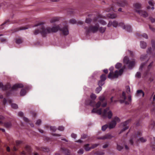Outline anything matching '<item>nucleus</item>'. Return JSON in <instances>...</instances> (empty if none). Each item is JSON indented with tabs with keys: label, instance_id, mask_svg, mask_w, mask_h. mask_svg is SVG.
<instances>
[{
	"label": "nucleus",
	"instance_id": "obj_50",
	"mask_svg": "<svg viewBox=\"0 0 155 155\" xmlns=\"http://www.w3.org/2000/svg\"><path fill=\"white\" fill-rule=\"evenodd\" d=\"M41 122V120L40 119H38L37 120L35 123V124L38 125H39Z\"/></svg>",
	"mask_w": 155,
	"mask_h": 155
},
{
	"label": "nucleus",
	"instance_id": "obj_45",
	"mask_svg": "<svg viewBox=\"0 0 155 155\" xmlns=\"http://www.w3.org/2000/svg\"><path fill=\"white\" fill-rule=\"evenodd\" d=\"M50 129L53 132H55L57 130V128L55 127L51 126L50 127Z\"/></svg>",
	"mask_w": 155,
	"mask_h": 155
},
{
	"label": "nucleus",
	"instance_id": "obj_57",
	"mask_svg": "<svg viewBox=\"0 0 155 155\" xmlns=\"http://www.w3.org/2000/svg\"><path fill=\"white\" fill-rule=\"evenodd\" d=\"M22 143V142L21 141L17 140L16 141V146H18L19 145L21 144Z\"/></svg>",
	"mask_w": 155,
	"mask_h": 155
},
{
	"label": "nucleus",
	"instance_id": "obj_48",
	"mask_svg": "<svg viewBox=\"0 0 155 155\" xmlns=\"http://www.w3.org/2000/svg\"><path fill=\"white\" fill-rule=\"evenodd\" d=\"M91 21L92 20L90 18H87L86 19L85 22L87 23L90 24L91 23Z\"/></svg>",
	"mask_w": 155,
	"mask_h": 155
},
{
	"label": "nucleus",
	"instance_id": "obj_4",
	"mask_svg": "<svg viewBox=\"0 0 155 155\" xmlns=\"http://www.w3.org/2000/svg\"><path fill=\"white\" fill-rule=\"evenodd\" d=\"M99 25L98 24H96L95 25H91L88 28L86 27L84 28L86 32L89 34L90 32L95 33L97 31L99 28Z\"/></svg>",
	"mask_w": 155,
	"mask_h": 155
},
{
	"label": "nucleus",
	"instance_id": "obj_52",
	"mask_svg": "<svg viewBox=\"0 0 155 155\" xmlns=\"http://www.w3.org/2000/svg\"><path fill=\"white\" fill-rule=\"evenodd\" d=\"M99 98L100 101L101 102H103L105 99V97L103 96L99 97Z\"/></svg>",
	"mask_w": 155,
	"mask_h": 155
},
{
	"label": "nucleus",
	"instance_id": "obj_5",
	"mask_svg": "<svg viewBox=\"0 0 155 155\" xmlns=\"http://www.w3.org/2000/svg\"><path fill=\"white\" fill-rule=\"evenodd\" d=\"M109 110V108L107 107L104 110L102 114V116L104 118H106L107 117L109 119L111 118L113 113L111 111Z\"/></svg>",
	"mask_w": 155,
	"mask_h": 155
},
{
	"label": "nucleus",
	"instance_id": "obj_40",
	"mask_svg": "<svg viewBox=\"0 0 155 155\" xmlns=\"http://www.w3.org/2000/svg\"><path fill=\"white\" fill-rule=\"evenodd\" d=\"M118 26H121L123 29H125L126 25L123 22H120L119 23Z\"/></svg>",
	"mask_w": 155,
	"mask_h": 155
},
{
	"label": "nucleus",
	"instance_id": "obj_41",
	"mask_svg": "<svg viewBox=\"0 0 155 155\" xmlns=\"http://www.w3.org/2000/svg\"><path fill=\"white\" fill-rule=\"evenodd\" d=\"M12 107V108L15 109H17L18 108V105L15 104H12L11 105Z\"/></svg>",
	"mask_w": 155,
	"mask_h": 155
},
{
	"label": "nucleus",
	"instance_id": "obj_64",
	"mask_svg": "<svg viewBox=\"0 0 155 155\" xmlns=\"http://www.w3.org/2000/svg\"><path fill=\"white\" fill-rule=\"evenodd\" d=\"M152 45L153 48L155 49V43L153 41H152Z\"/></svg>",
	"mask_w": 155,
	"mask_h": 155
},
{
	"label": "nucleus",
	"instance_id": "obj_24",
	"mask_svg": "<svg viewBox=\"0 0 155 155\" xmlns=\"http://www.w3.org/2000/svg\"><path fill=\"white\" fill-rule=\"evenodd\" d=\"M130 61L129 58L128 57L125 56L124 57L123 60V62L124 64H128Z\"/></svg>",
	"mask_w": 155,
	"mask_h": 155
},
{
	"label": "nucleus",
	"instance_id": "obj_63",
	"mask_svg": "<svg viewBox=\"0 0 155 155\" xmlns=\"http://www.w3.org/2000/svg\"><path fill=\"white\" fill-rule=\"evenodd\" d=\"M26 150L28 152H30L31 150V148L29 146H27L26 147Z\"/></svg>",
	"mask_w": 155,
	"mask_h": 155
},
{
	"label": "nucleus",
	"instance_id": "obj_15",
	"mask_svg": "<svg viewBox=\"0 0 155 155\" xmlns=\"http://www.w3.org/2000/svg\"><path fill=\"white\" fill-rule=\"evenodd\" d=\"M133 6L134 8V10L136 12V10H138L141 8L142 5L139 3H136L133 4Z\"/></svg>",
	"mask_w": 155,
	"mask_h": 155
},
{
	"label": "nucleus",
	"instance_id": "obj_3",
	"mask_svg": "<svg viewBox=\"0 0 155 155\" xmlns=\"http://www.w3.org/2000/svg\"><path fill=\"white\" fill-rule=\"evenodd\" d=\"M44 23L43 22H41L36 25L34 26H37L41 25L40 29V33L43 36H45L47 34L51 33L50 31V27H48L45 28L42 25Z\"/></svg>",
	"mask_w": 155,
	"mask_h": 155
},
{
	"label": "nucleus",
	"instance_id": "obj_59",
	"mask_svg": "<svg viewBox=\"0 0 155 155\" xmlns=\"http://www.w3.org/2000/svg\"><path fill=\"white\" fill-rule=\"evenodd\" d=\"M40 32V30L37 29L35 30L34 32V34L35 35H37L38 34L39 32Z\"/></svg>",
	"mask_w": 155,
	"mask_h": 155
},
{
	"label": "nucleus",
	"instance_id": "obj_56",
	"mask_svg": "<svg viewBox=\"0 0 155 155\" xmlns=\"http://www.w3.org/2000/svg\"><path fill=\"white\" fill-rule=\"evenodd\" d=\"M152 49L151 47L148 48L147 49V53H150L151 52Z\"/></svg>",
	"mask_w": 155,
	"mask_h": 155
},
{
	"label": "nucleus",
	"instance_id": "obj_34",
	"mask_svg": "<svg viewBox=\"0 0 155 155\" xmlns=\"http://www.w3.org/2000/svg\"><path fill=\"white\" fill-rule=\"evenodd\" d=\"M123 148V147L122 146L118 144H117V149L118 150L120 151Z\"/></svg>",
	"mask_w": 155,
	"mask_h": 155
},
{
	"label": "nucleus",
	"instance_id": "obj_6",
	"mask_svg": "<svg viewBox=\"0 0 155 155\" xmlns=\"http://www.w3.org/2000/svg\"><path fill=\"white\" fill-rule=\"evenodd\" d=\"M120 121V119L117 117H115L108 124V128L110 129H113L115 127L117 124V122H119Z\"/></svg>",
	"mask_w": 155,
	"mask_h": 155
},
{
	"label": "nucleus",
	"instance_id": "obj_21",
	"mask_svg": "<svg viewBox=\"0 0 155 155\" xmlns=\"http://www.w3.org/2000/svg\"><path fill=\"white\" fill-rule=\"evenodd\" d=\"M140 46L141 48L145 49L147 47V43L143 41H141L140 42Z\"/></svg>",
	"mask_w": 155,
	"mask_h": 155
},
{
	"label": "nucleus",
	"instance_id": "obj_46",
	"mask_svg": "<svg viewBox=\"0 0 155 155\" xmlns=\"http://www.w3.org/2000/svg\"><path fill=\"white\" fill-rule=\"evenodd\" d=\"M141 76V74L140 72H137L135 75V77L138 78H140Z\"/></svg>",
	"mask_w": 155,
	"mask_h": 155
},
{
	"label": "nucleus",
	"instance_id": "obj_47",
	"mask_svg": "<svg viewBox=\"0 0 155 155\" xmlns=\"http://www.w3.org/2000/svg\"><path fill=\"white\" fill-rule=\"evenodd\" d=\"M64 127L63 126H60L58 128V130L61 131H63L64 130Z\"/></svg>",
	"mask_w": 155,
	"mask_h": 155
},
{
	"label": "nucleus",
	"instance_id": "obj_7",
	"mask_svg": "<svg viewBox=\"0 0 155 155\" xmlns=\"http://www.w3.org/2000/svg\"><path fill=\"white\" fill-rule=\"evenodd\" d=\"M126 98V97L125 93L123 91L122 95L120 96V99L119 100V101L121 104L124 103L126 104H129V102L127 101H125Z\"/></svg>",
	"mask_w": 155,
	"mask_h": 155
},
{
	"label": "nucleus",
	"instance_id": "obj_37",
	"mask_svg": "<svg viewBox=\"0 0 155 155\" xmlns=\"http://www.w3.org/2000/svg\"><path fill=\"white\" fill-rule=\"evenodd\" d=\"M148 61V60H147V61L145 63H143L141 64V65H140V67L139 68V70H142L143 68L145 65V64L147 63V62Z\"/></svg>",
	"mask_w": 155,
	"mask_h": 155
},
{
	"label": "nucleus",
	"instance_id": "obj_14",
	"mask_svg": "<svg viewBox=\"0 0 155 155\" xmlns=\"http://www.w3.org/2000/svg\"><path fill=\"white\" fill-rule=\"evenodd\" d=\"M94 100L88 99L85 101V104L87 105H90L91 106L94 107L95 104Z\"/></svg>",
	"mask_w": 155,
	"mask_h": 155
},
{
	"label": "nucleus",
	"instance_id": "obj_55",
	"mask_svg": "<svg viewBox=\"0 0 155 155\" xmlns=\"http://www.w3.org/2000/svg\"><path fill=\"white\" fill-rule=\"evenodd\" d=\"M99 145V144H94L92 145L91 148L92 149L94 148L97 147Z\"/></svg>",
	"mask_w": 155,
	"mask_h": 155
},
{
	"label": "nucleus",
	"instance_id": "obj_51",
	"mask_svg": "<svg viewBox=\"0 0 155 155\" xmlns=\"http://www.w3.org/2000/svg\"><path fill=\"white\" fill-rule=\"evenodd\" d=\"M101 102L100 101H98L96 104L95 106L97 108H99L101 105Z\"/></svg>",
	"mask_w": 155,
	"mask_h": 155
},
{
	"label": "nucleus",
	"instance_id": "obj_22",
	"mask_svg": "<svg viewBox=\"0 0 155 155\" xmlns=\"http://www.w3.org/2000/svg\"><path fill=\"white\" fill-rule=\"evenodd\" d=\"M135 61H130L129 62V64H127L128 65V67L130 68H132L134 66L135 64Z\"/></svg>",
	"mask_w": 155,
	"mask_h": 155
},
{
	"label": "nucleus",
	"instance_id": "obj_11",
	"mask_svg": "<svg viewBox=\"0 0 155 155\" xmlns=\"http://www.w3.org/2000/svg\"><path fill=\"white\" fill-rule=\"evenodd\" d=\"M114 137L111 135L110 134H107L104 135V136L99 138V139L102 140L110 139Z\"/></svg>",
	"mask_w": 155,
	"mask_h": 155
},
{
	"label": "nucleus",
	"instance_id": "obj_62",
	"mask_svg": "<svg viewBox=\"0 0 155 155\" xmlns=\"http://www.w3.org/2000/svg\"><path fill=\"white\" fill-rule=\"evenodd\" d=\"M71 137L73 138H74V139H75L77 137V135L75 134L72 133L71 134Z\"/></svg>",
	"mask_w": 155,
	"mask_h": 155
},
{
	"label": "nucleus",
	"instance_id": "obj_12",
	"mask_svg": "<svg viewBox=\"0 0 155 155\" xmlns=\"http://www.w3.org/2000/svg\"><path fill=\"white\" fill-rule=\"evenodd\" d=\"M28 28V27H21L17 28H15L11 30V33H14L17 31H18L19 30H25Z\"/></svg>",
	"mask_w": 155,
	"mask_h": 155
},
{
	"label": "nucleus",
	"instance_id": "obj_43",
	"mask_svg": "<svg viewBox=\"0 0 155 155\" xmlns=\"http://www.w3.org/2000/svg\"><path fill=\"white\" fill-rule=\"evenodd\" d=\"M137 93L138 94H141L142 95V96L143 97L144 95V93L142 90H138L137 91Z\"/></svg>",
	"mask_w": 155,
	"mask_h": 155
},
{
	"label": "nucleus",
	"instance_id": "obj_38",
	"mask_svg": "<svg viewBox=\"0 0 155 155\" xmlns=\"http://www.w3.org/2000/svg\"><path fill=\"white\" fill-rule=\"evenodd\" d=\"M108 127V126L107 124H105L103 125L101 129L103 131H104L106 130L107 127Z\"/></svg>",
	"mask_w": 155,
	"mask_h": 155
},
{
	"label": "nucleus",
	"instance_id": "obj_39",
	"mask_svg": "<svg viewBox=\"0 0 155 155\" xmlns=\"http://www.w3.org/2000/svg\"><path fill=\"white\" fill-rule=\"evenodd\" d=\"M137 34L140 38L141 37V36H142L146 39H147L148 38L147 35V34H146L145 33L143 34L142 35H139Z\"/></svg>",
	"mask_w": 155,
	"mask_h": 155
},
{
	"label": "nucleus",
	"instance_id": "obj_29",
	"mask_svg": "<svg viewBox=\"0 0 155 155\" xmlns=\"http://www.w3.org/2000/svg\"><path fill=\"white\" fill-rule=\"evenodd\" d=\"M26 94V91L25 89H22L21 90L20 94L21 96H24Z\"/></svg>",
	"mask_w": 155,
	"mask_h": 155
},
{
	"label": "nucleus",
	"instance_id": "obj_42",
	"mask_svg": "<svg viewBox=\"0 0 155 155\" xmlns=\"http://www.w3.org/2000/svg\"><path fill=\"white\" fill-rule=\"evenodd\" d=\"M126 91L128 94L130 93V87L129 86H126Z\"/></svg>",
	"mask_w": 155,
	"mask_h": 155
},
{
	"label": "nucleus",
	"instance_id": "obj_9",
	"mask_svg": "<svg viewBox=\"0 0 155 155\" xmlns=\"http://www.w3.org/2000/svg\"><path fill=\"white\" fill-rule=\"evenodd\" d=\"M136 12L140 16L144 18H146L148 16V13L145 11L142 10H136Z\"/></svg>",
	"mask_w": 155,
	"mask_h": 155
},
{
	"label": "nucleus",
	"instance_id": "obj_23",
	"mask_svg": "<svg viewBox=\"0 0 155 155\" xmlns=\"http://www.w3.org/2000/svg\"><path fill=\"white\" fill-rule=\"evenodd\" d=\"M108 17L110 18L113 19L116 18L117 17V16L116 14H108Z\"/></svg>",
	"mask_w": 155,
	"mask_h": 155
},
{
	"label": "nucleus",
	"instance_id": "obj_53",
	"mask_svg": "<svg viewBox=\"0 0 155 155\" xmlns=\"http://www.w3.org/2000/svg\"><path fill=\"white\" fill-rule=\"evenodd\" d=\"M96 113L99 115H101L102 114V109L101 108L97 110Z\"/></svg>",
	"mask_w": 155,
	"mask_h": 155
},
{
	"label": "nucleus",
	"instance_id": "obj_8",
	"mask_svg": "<svg viewBox=\"0 0 155 155\" xmlns=\"http://www.w3.org/2000/svg\"><path fill=\"white\" fill-rule=\"evenodd\" d=\"M130 121V120H129L121 124V125L124 127V128L120 130V132L119 133V134H121L123 132H124V131L128 129L129 127L128 126H127V125L129 124Z\"/></svg>",
	"mask_w": 155,
	"mask_h": 155
},
{
	"label": "nucleus",
	"instance_id": "obj_58",
	"mask_svg": "<svg viewBox=\"0 0 155 155\" xmlns=\"http://www.w3.org/2000/svg\"><path fill=\"white\" fill-rule=\"evenodd\" d=\"M87 135L86 134H83L81 136V139H84L87 138Z\"/></svg>",
	"mask_w": 155,
	"mask_h": 155
},
{
	"label": "nucleus",
	"instance_id": "obj_49",
	"mask_svg": "<svg viewBox=\"0 0 155 155\" xmlns=\"http://www.w3.org/2000/svg\"><path fill=\"white\" fill-rule=\"evenodd\" d=\"M42 150L46 152H48L49 151V149L46 147H43L42 149Z\"/></svg>",
	"mask_w": 155,
	"mask_h": 155
},
{
	"label": "nucleus",
	"instance_id": "obj_61",
	"mask_svg": "<svg viewBox=\"0 0 155 155\" xmlns=\"http://www.w3.org/2000/svg\"><path fill=\"white\" fill-rule=\"evenodd\" d=\"M149 19L150 20L152 23H154L155 22V18H154L152 17H150Z\"/></svg>",
	"mask_w": 155,
	"mask_h": 155
},
{
	"label": "nucleus",
	"instance_id": "obj_13",
	"mask_svg": "<svg viewBox=\"0 0 155 155\" xmlns=\"http://www.w3.org/2000/svg\"><path fill=\"white\" fill-rule=\"evenodd\" d=\"M11 87V85L10 84H8L5 86H4L2 83L0 82V88L3 90H6L10 89Z\"/></svg>",
	"mask_w": 155,
	"mask_h": 155
},
{
	"label": "nucleus",
	"instance_id": "obj_28",
	"mask_svg": "<svg viewBox=\"0 0 155 155\" xmlns=\"http://www.w3.org/2000/svg\"><path fill=\"white\" fill-rule=\"evenodd\" d=\"M4 126L7 128H9L12 126V124L11 122H8L4 124Z\"/></svg>",
	"mask_w": 155,
	"mask_h": 155
},
{
	"label": "nucleus",
	"instance_id": "obj_31",
	"mask_svg": "<svg viewBox=\"0 0 155 155\" xmlns=\"http://www.w3.org/2000/svg\"><path fill=\"white\" fill-rule=\"evenodd\" d=\"M102 89V87H101V86H99V87H97L95 90V91L96 93L97 94L99 93L101 91Z\"/></svg>",
	"mask_w": 155,
	"mask_h": 155
},
{
	"label": "nucleus",
	"instance_id": "obj_54",
	"mask_svg": "<svg viewBox=\"0 0 155 155\" xmlns=\"http://www.w3.org/2000/svg\"><path fill=\"white\" fill-rule=\"evenodd\" d=\"M69 22L70 23L74 24L76 23L77 22L76 20L74 19H71L70 20Z\"/></svg>",
	"mask_w": 155,
	"mask_h": 155
},
{
	"label": "nucleus",
	"instance_id": "obj_26",
	"mask_svg": "<svg viewBox=\"0 0 155 155\" xmlns=\"http://www.w3.org/2000/svg\"><path fill=\"white\" fill-rule=\"evenodd\" d=\"M106 29V27H101L100 28L99 27L98 30L100 33H103L105 32Z\"/></svg>",
	"mask_w": 155,
	"mask_h": 155
},
{
	"label": "nucleus",
	"instance_id": "obj_18",
	"mask_svg": "<svg viewBox=\"0 0 155 155\" xmlns=\"http://www.w3.org/2000/svg\"><path fill=\"white\" fill-rule=\"evenodd\" d=\"M60 30L62 31L63 34L64 35H66L69 33L68 31L66 26H64Z\"/></svg>",
	"mask_w": 155,
	"mask_h": 155
},
{
	"label": "nucleus",
	"instance_id": "obj_25",
	"mask_svg": "<svg viewBox=\"0 0 155 155\" xmlns=\"http://www.w3.org/2000/svg\"><path fill=\"white\" fill-rule=\"evenodd\" d=\"M124 29L128 32H130L132 31L131 26L129 25H126Z\"/></svg>",
	"mask_w": 155,
	"mask_h": 155
},
{
	"label": "nucleus",
	"instance_id": "obj_16",
	"mask_svg": "<svg viewBox=\"0 0 155 155\" xmlns=\"http://www.w3.org/2000/svg\"><path fill=\"white\" fill-rule=\"evenodd\" d=\"M23 87V85L21 84H16L14 85L12 87L13 90H16L18 88H21Z\"/></svg>",
	"mask_w": 155,
	"mask_h": 155
},
{
	"label": "nucleus",
	"instance_id": "obj_30",
	"mask_svg": "<svg viewBox=\"0 0 155 155\" xmlns=\"http://www.w3.org/2000/svg\"><path fill=\"white\" fill-rule=\"evenodd\" d=\"M107 78L106 75L104 74H102L100 76V80L103 81H105Z\"/></svg>",
	"mask_w": 155,
	"mask_h": 155
},
{
	"label": "nucleus",
	"instance_id": "obj_44",
	"mask_svg": "<svg viewBox=\"0 0 155 155\" xmlns=\"http://www.w3.org/2000/svg\"><path fill=\"white\" fill-rule=\"evenodd\" d=\"M122 66V64L121 63H118L115 65V68L117 69H119Z\"/></svg>",
	"mask_w": 155,
	"mask_h": 155
},
{
	"label": "nucleus",
	"instance_id": "obj_33",
	"mask_svg": "<svg viewBox=\"0 0 155 155\" xmlns=\"http://www.w3.org/2000/svg\"><path fill=\"white\" fill-rule=\"evenodd\" d=\"M112 22V25L114 27H117L118 26L119 23H118L117 21H114Z\"/></svg>",
	"mask_w": 155,
	"mask_h": 155
},
{
	"label": "nucleus",
	"instance_id": "obj_10",
	"mask_svg": "<svg viewBox=\"0 0 155 155\" xmlns=\"http://www.w3.org/2000/svg\"><path fill=\"white\" fill-rule=\"evenodd\" d=\"M119 5L123 7L128 5V2L126 0H120L117 2Z\"/></svg>",
	"mask_w": 155,
	"mask_h": 155
},
{
	"label": "nucleus",
	"instance_id": "obj_17",
	"mask_svg": "<svg viewBox=\"0 0 155 155\" xmlns=\"http://www.w3.org/2000/svg\"><path fill=\"white\" fill-rule=\"evenodd\" d=\"M59 30H60L58 25L53 26L52 28L50 27V31L51 33L56 32Z\"/></svg>",
	"mask_w": 155,
	"mask_h": 155
},
{
	"label": "nucleus",
	"instance_id": "obj_27",
	"mask_svg": "<svg viewBox=\"0 0 155 155\" xmlns=\"http://www.w3.org/2000/svg\"><path fill=\"white\" fill-rule=\"evenodd\" d=\"M59 20V18L58 17L53 18L50 20V21L51 23H54L58 21Z\"/></svg>",
	"mask_w": 155,
	"mask_h": 155
},
{
	"label": "nucleus",
	"instance_id": "obj_32",
	"mask_svg": "<svg viewBox=\"0 0 155 155\" xmlns=\"http://www.w3.org/2000/svg\"><path fill=\"white\" fill-rule=\"evenodd\" d=\"M96 97L97 96L94 94L92 93L90 95V98L92 100H95Z\"/></svg>",
	"mask_w": 155,
	"mask_h": 155
},
{
	"label": "nucleus",
	"instance_id": "obj_1",
	"mask_svg": "<svg viewBox=\"0 0 155 155\" xmlns=\"http://www.w3.org/2000/svg\"><path fill=\"white\" fill-rule=\"evenodd\" d=\"M141 133L140 132H138L137 133L132 135L129 141L131 145H133L134 143H135L137 145H138V143L140 142L142 143L145 142L147 140L143 137L139 138L141 135Z\"/></svg>",
	"mask_w": 155,
	"mask_h": 155
},
{
	"label": "nucleus",
	"instance_id": "obj_19",
	"mask_svg": "<svg viewBox=\"0 0 155 155\" xmlns=\"http://www.w3.org/2000/svg\"><path fill=\"white\" fill-rule=\"evenodd\" d=\"M61 150L63 153L66 155H68L70 153V151L68 149L65 148L64 147H61Z\"/></svg>",
	"mask_w": 155,
	"mask_h": 155
},
{
	"label": "nucleus",
	"instance_id": "obj_2",
	"mask_svg": "<svg viewBox=\"0 0 155 155\" xmlns=\"http://www.w3.org/2000/svg\"><path fill=\"white\" fill-rule=\"evenodd\" d=\"M114 68L113 67H111L109 69L110 71L108 76V78H117L118 76L121 75L124 71V69L121 68L119 70V71L116 70L115 71L114 73L113 72Z\"/></svg>",
	"mask_w": 155,
	"mask_h": 155
},
{
	"label": "nucleus",
	"instance_id": "obj_60",
	"mask_svg": "<svg viewBox=\"0 0 155 155\" xmlns=\"http://www.w3.org/2000/svg\"><path fill=\"white\" fill-rule=\"evenodd\" d=\"M84 150L82 149H80L78 151V153L80 154H82L83 153Z\"/></svg>",
	"mask_w": 155,
	"mask_h": 155
},
{
	"label": "nucleus",
	"instance_id": "obj_36",
	"mask_svg": "<svg viewBox=\"0 0 155 155\" xmlns=\"http://www.w3.org/2000/svg\"><path fill=\"white\" fill-rule=\"evenodd\" d=\"M104 81H103L100 80L98 82V85L99 86H103L104 84Z\"/></svg>",
	"mask_w": 155,
	"mask_h": 155
},
{
	"label": "nucleus",
	"instance_id": "obj_35",
	"mask_svg": "<svg viewBox=\"0 0 155 155\" xmlns=\"http://www.w3.org/2000/svg\"><path fill=\"white\" fill-rule=\"evenodd\" d=\"M16 43L17 44H20L22 42V40L21 38H18L16 39Z\"/></svg>",
	"mask_w": 155,
	"mask_h": 155
},
{
	"label": "nucleus",
	"instance_id": "obj_20",
	"mask_svg": "<svg viewBox=\"0 0 155 155\" xmlns=\"http://www.w3.org/2000/svg\"><path fill=\"white\" fill-rule=\"evenodd\" d=\"M94 22H96L97 21H98V22H99L100 23H101V24L103 25H105L107 24V23L104 20L101 19L99 20H97V18H95L94 19Z\"/></svg>",
	"mask_w": 155,
	"mask_h": 155
}]
</instances>
